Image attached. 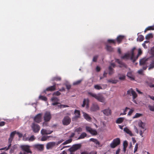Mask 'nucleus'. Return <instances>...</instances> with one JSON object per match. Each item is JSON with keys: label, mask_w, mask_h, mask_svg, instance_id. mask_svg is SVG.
I'll return each mask as SVG.
<instances>
[{"label": "nucleus", "mask_w": 154, "mask_h": 154, "mask_svg": "<svg viewBox=\"0 0 154 154\" xmlns=\"http://www.w3.org/2000/svg\"><path fill=\"white\" fill-rule=\"evenodd\" d=\"M51 100L52 101H58V99L57 97H53L51 98Z\"/></svg>", "instance_id": "obj_61"}, {"label": "nucleus", "mask_w": 154, "mask_h": 154, "mask_svg": "<svg viewBox=\"0 0 154 154\" xmlns=\"http://www.w3.org/2000/svg\"><path fill=\"white\" fill-rule=\"evenodd\" d=\"M86 129L87 132H89L92 135H97V134L96 131V130L93 129L91 127L87 126L86 127Z\"/></svg>", "instance_id": "obj_10"}, {"label": "nucleus", "mask_w": 154, "mask_h": 154, "mask_svg": "<svg viewBox=\"0 0 154 154\" xmlns=\"http://www.w3.org/2000/svg\"><path fill=\"white\" fill-rule=\"evenodd\" d=\"M89 100L88 99H84L83 100V104L82 106L84 107L85 105H86V108H88L89 107Z\"/></svg>", "instance_id": "obj_14"}, {"label": "nucleus", "mask_w": 154, "mask_h": 154, "mask_svg": "<svg viewBox=\"0 0 154 154\" xmlns=\"http://www.w3.org/2000/svg\"><path fill=\"white\" fill-rule=\"evenodd\" d=\"M124 36L123 35H119L116 38V41L119 44L124 39Z\"/></svg>", "instance_id": "obj_18"}, {"label": "nucleus", "mask_w": 154, "mask_h": 154, "mask_svg": "<svg viewBox=\"0 0 154 154\" xmlns=\"http://www.w3.org/2000/svg\"><path fill=\"white\" fill-rule=\"evenodd\" d=\"M97 58H98L97 56H94L93 58V61L94 62H96L97 60Z\"/></svg>", "instance_id": "obj_64"}, {"label": "nucleus", "mask_w": 154, "mask_h": 154, "mask_svg": "<svg viewBox=\"0 0 154 154\" xmlns=\"http://www.w3.org/2000/svg\"><path fill=\"white\" fill-rule=\"evenodd\" d=\"M34 148L39 151H42L44 149L43 144H35L33 146Z\"/></svg>", "instance_id": "obj_9"}, {"label": "nucleus", "mask_w": 154, "mask_h": 154, "mask_svg": "<svg viewBox=\"0 0 154 154\" xmlns=\"http://www.w3.org/2000/svg\"><path fill=\"white\" fill-rule=\"evenodd\" d=\"M39 140L42 141H45L47 140H48V135H43L41 138L39 137L38 138Z\"/></svg>", "instance_id": "obj_21"}, {"label": "nucleus", "mask_w": 154, "mask_h": 154, "mask_svg": "<svg viewBox=\"0 0 154 154\" xmlns=\"http://www.w3.org/2000/svg\"><path fill=\"white\" fill-rule=\"evenodd\" d=\"M106 49L107 50L109 51L112 52L113 51V48L108 45H106Z\"/></svg>", "instance_id": "obj_30"}, {"label": "nucleus", "mask_w": 154, "mask_h": 154, "mask_svg": "<svg viewBox=\"0 0 154 154\" xmlns=\"http://www.w3.org/2000/svg\"><path fill=\"white\" fill-rule=\"evenodd\" d=\"M124 131L127 134L129 135H132L131 131L127 128H124Z\"/></svg>", "instance_id": "obj_32"}, {"label": "nucleus", "mask_w": 154, "mask_h": 154, "mask_svg": "<svg viewBox=\"0 0 154 154\" xmlns=\"http://www.w3.org/2000/svg\"><path fill=\"white\" fill-rule=\"evenodd\" d=\"M154 30V26H149L146 28L144 30V32H145L146 31L149 30Z\"/></svg>", "instance_id": "obj_29"}, {"label": "nucleus", "mask_w": 154, "mask_h": 154, "mask_svg": "<svg viewBox=\"0 0 154 154\" xmlns=\"http://www.w3.org/2000/svg\"><path fill=\"white\" fill-rule=\"evenodd\" d=\"M74 113L75 114V116L74 117L75 119H77L80 117V112L79 110H75V111Z\"/></svg>", "instance_id": "obj_24"}, {"label": "nucleus", "mask_w": 154, "mask_h": 154, "mask_svg": "<svg viewBox=\"0 0 154 154\" xmlns=\"http://www.w3.org/2000/svg\"><path fill=\"white\" fill-rule=\"evenodd\" d=\"M56 84L54 83L53 86H50L47 88L44 91V93H46V91H55L56 90Z\"/></svg>", "instance_id": "obj_12"}, {"label": "nucleus", "mask_w": 154, "mask_h": 154, "mask_svg": "<svg viewBox=\"0 0 154 154\" xmlns=\"http://www.w3.org/2000/svg\"><path fill=\"white\" fill-rule=\"evenodd\" d=\"M135 48H134L131 51V56L129 54H125L124 55L122 56L121 57L122 59H128L130 57V59L133 62H134L136 60V59L134 57V50L135 49Z\"/></svg>", "instance_id": "obj_1"}, {"label": "nucleus", "mask_w": 154, "mask_h": 154, "mask_svg": "<svg viewBox=\"0 0 154 154\" xmlns=\"http://www.w3.org/2000/svg\"><path fill=\"white\" fill-rule=\"evenodd\" d=\"M83 116L84 118L87 121H91V118L87 114L85 113H83Z\"/></svg>", "instance_id": "obj_22"}, {"label": "nucleus", "mask_w": 154, "mask_h": 154, "mask_svg": "<svg viewBox=\"0 0 154 154\" xmlns=\"http://www.w3.org/2000/svg\"><path fill=\"white\" fill-rule=\"evenodd\" d=\"M26 135H19V137H23V140L24 141H32L35 139L34 135H32L30 137H26Z\"/></svg>", "instance_id": "obj_7"}, {"label": "nucleus", "mask_w": 154, "mask_h": 154, "mask_svg": "<svg viewBox=\"0 0 154 154\" xmlns=\"http://www.w3.org/2000/svg\"><path fill=\"white\" fill-rule=\"evenodd\" d=\"M44 121H50L51 118V116L50 112L47 111L45 112L44 116Z\"/></svg>", "instance_id": "obj_5"}, {"label": "nucleus", "mask_w": 154, "mask_h": 154, "mask_svg": "<svg viewBox=\"0 0 154 154\" xmlns=\"http://www.w3.org/2000/svg\"><path fill=\"white\" fill-rule=\"evenodd\" d=\"M132 90H133L132 88L128 90L127 91V94L129 95L130 96H131L132 94Z\"/></svg>", "instance_id": "obj_52"}, {"label": "nucleus", "mask_w": 154, "mask_h": 154, "mask_svg": "<svg viewBox=\"0 0 154 154\" xmlns=\"http://www.w3.org/2000/svg\"><path fill=\"white\" fill-rule=\"evenodd\" d=\"M153 37L152 34V33H149L147 34L146 36V38L147 40H149Z\"/></svg>", "instance_id": "obj_35"}, {"label": "nucleus", "mask_w": 154, "mask_h": 154, "mask_svg": "<svg viewBox=\"0 0 154 154\" xmlns=\"http://www.w3.org/2000/svg\"><path fill=\"white\" fill-rule=\"evenodd\" d=\"M119 66L120 68L123 67H124L125 68H127V66L125 63L122 62L119 64Z\"/></svg>", "instance_id": "obj_44"}, {"label": "nucleus", "mask_w": 154, "mask_h": 154, "mask_svg": "<svg viewBox=\"0 0 154 154\" xmlns=\"http://www.w3.org/2000/svg\"><path fill=\"white\" fill-rule=\"evenodd\" d=\"M99 107L98 105L96 103H93L91 108L90 110L92 112H95L99 110Z\"/></svg>", "instance_id": "obj_13"}, {"label": "nucleus", "mask_w": 154, "mask_h": 154, "mask_svg": "<svg viewBox=\"0 0 154 154\" xmlns=\"http://www.w3.org/2000/svg\"><path fill=\"white\" fill-rule=\"evenodd\" d=\"M61 78L59 76H55L53 77L52 78L51 81H60L61 80Z\"/></svg>", "instance_id": "obj_28"}, {"label": "nucleus", "mask_w": 154, "mask_h": 154, "mask_svg": "<svg viewBox=\"0 0 154 154\" xmlns=\"http://www.w3.org/2000/svg\"><path fill=\"white\" fill-rule=\"evenodd\" d=\"M90 140L91 141H93L96 143V144L99 145V142L96 139L94 138H91L90 139Z\"/></svg>", "instance_id": "obj_34"}, {"label": "nucleus", "mask_w": 154, "mask_h": 154, "mask_svg": "<svg viewBox=\"0 0 154 154\" xmlns=\"http://www.w3.org/2000/svg\"><path fill=\"white\" fill-rule=\"evenodd\" d=\"M107 42L109 43H113L115 44L116 43V42L115 40L113 39H108Z\"/></svg>", "instance_id": "obj_48"}, {"label": "nucleus", "mask_w": 154, "mask_h": 154, "mask_svg": "<svg viewBox=\"0 0 154 154\" xmlns=\"http://www.w3.org/2000/svg\"><path fill=\"white\" fill-rule=\"evenodd\" d=\"M133 111H134V110L133 109H131L130 110L128 114V115L130 116L133 113Z\"/></svg>", "instance_id": "obj_63"}, {"label": "nucleus", "mask_w": 154, "mask_h": 154, "mask_svg": "<svg viewBox=\"0 0 154 154\" xmlns=\"http://www.w3.org/2000/svg\"><path fill=\"white\" fill-rule=\"evenodd\" d=\"M124 118L123 117H120L118 118L116 121V123L117 124H120L122 123L124 120Z\"/></svg>", "instance_id": "obj_26"}, {"label": "nucleus", "mask_w": 154, "mask_h": 154, "mask_svg": "<svg viewBox=\"0 0 154 154\" xmlns=\"http://www.w3.org/2000/svg\"><path fill=\"white\" fill-rule=\"evenodd\" d=\"M138 144L137 143L135 145L134 149V152H136L137 150V148H138Z\"/></svg>", "instance_id": "obj_58"}, {"label": "nucleus", "mask_w": 154, "mask_h": 154, "mask_svg": "<svg viewBox=\"0 0 154 154\" xmlns=\"http://www.w3.org/2000/svg\"><path fill=\"white\" fill-rule=\"evenodd\" d=\"M128 145V144L127 141L126 140L124 141L123 143V147H127Z\"/></svg>", "instance_id": "obj_59"}, {"label": "nucleus", "mask_w": 154, "mask_h": 154, "mask_svg": "<svg viewBox=\"0 0 154 154\" xmlns=\"http://www.w3.org/2000/svg\"><path fill=\"white\" fill-rule=\"evenodd\" d=\"M82 131V129L81 128L79 127L76 128L75 130V132L77 134H80Z\"/></svg>", "instance_id": "obj_25"}, {"label": "nucleus", "mask_w": 154, "mask_h": 154, "mask_svg": "<svg viewBox=\"0 0 154 154\" xmlns=\"http://www.w3.org/2000/svg\"><path fill=\"white\" fill-rule=\"evenodd\" d=\"M39 99L44 101L47 100V97L45 96L40 95L39 96Z\"/></svg>", "instance_id": "obj_40"}, {"label": "nucleus", "mask_w": 154, "mask_h": 154, "mask_svg": "<svg viewBox=\"0 0 154 154\" xmlns=\"http://www.w3.org/2000/svg\"><path fill=\"white\" fill-rule=\"evenodd\" d=\"M52 132V131L49 132L48 130L45 129H42L41 131V133L42 135H47L48 134H50Z\"/></svg>", "instance_id": "obj_20"}, {"label": "nucleus", "mask_w": 154, "mask_h": 154, "mask_svg": "<svg viewBox=\"0 0 154 154\" xmlns=\"http://www.w3.org/2000/svg\"><path fill=\"white\" fill-rule=\"evenodd\" d=\"M148 107L150 111L154 112V106H152L149 105L148 106Z\"/></svg>", "instance_id": "obj_50"}, {"label": "nucleus", "mask_w": 154, "mask_h": 154, "mask_svg": "<svg viewBox=\"0 0 154 154\" xmlns=\"http://www.w3.org/2000/svg\"><path fill=\"white\" fill-rule=\"evenodd\" d=\"M146 60L144 59H142L140 61V64L141 66H142V65L146 64Z\"/></svg>", "instance_id": "obj_27"}, {"label": "nucleus", "mask_w": 154, "mask_h": 154, "mask_svg": "<svg viewBox=\"0 0 154 154\" xmlns=\"http://www.w3.org/2000/svg\"><path fill=\"white\" fill-rule=\"evenodd\" d=\"M150 52L151 54L154 56V46L151 48Z\"/></svg>", "instance_id": "obj_57"}, {"label": "nucleus", "mask_w": 154, "mask_h": 154, "mask_svg": "<svg viewBox=\"0 0 154 154\" xmlns=\"http://www.w3.org/2000/svg\"><path fill=\"white\" fill-rule=\"evenodd\" d=\"M31 127L33 132L35 133L38 132L40 129L39 126L34 122L32 123Z\"/></svg>", "instance_id": "obj_3"}, {"label": "nucleus", "mask_w": 154, "mask_h": 154, "mask_svg": "<svg viewBox=\"0 0 154 154\" xmlns=\"http://www.w3.org/2000/svg\"><path fill=\"white\" fill-rule=\"evenodd\" d=\"M88 94L91 96L94 97L99 102L104 103L105 101V99L102 95L100 94H97L91 92L88 93Z\"/></svg>", "instance_id": "obj_2"}, {"label": "nucleus", "mask_w": 154, "mask_h": 154, "mask_svg": "<svg viewBox=\"0 0 154 154\" xmlns=\"http://www.w3.org/2000/svg\"><path fill=\"white\" fill-rule=\"evenodd\" d=\"M65 85L66 86V89L68 90H69L71 88V85H69V84H65Z\"/></svg>", "instance_id": "obj_53"}, {"label": "nucleus", "mask_w": 154, "mask_h": 154, "mask_svg": "<svg viewBox=\"0 0 154 154\" xmlns=\"http://www.w3.org/2000/svg\"><path fill=\"white\" fill-rule=\"evenodd\" d=\"M82 80L81 79L79 80H78L76 82H73V85H78L80 84L81 82L82 81Z\"/></svg>", "instance_id": "obj_43"}, {"label": "nucleus", "mask_w": 154, "mask_h": 154, "mask_svg": "<svg viewBox=\"0 0 154 154\" xmlns=\"http://www.w3.org/2000/svg\"><path fill=\"white\" fill-rule=\"evenodd\" d=\"M69 151L71 152H73L75 151L76 150H75V148H74L73 146L72 148H71L69 149Z\"/></svg>", "instance_id": "obj_60"}, {"label": "nucleus", "mask_w": 154, "mask_h": 154, "mask_svg": "<svg viewBox=\"0 0 154 154\" xmlns=\"http://www.w3.org/2000/svg\"><path fill=\"white\" fill-rule=\"evenodd\" d=\"M48 122L49 121H45L43 123V124H42L43 126H44V127L47 126H48Z\"/></svg>", "instance_id": "obj_55"}, {"label": "nucleus", "mask_w": 154, "mask_h": 154, "mask_svg": "<svg viewBox=\"0 0 154 154\" xmlns=\"http://www.w3.org/2000/svg\"><path fill=\"white\" fill-rule=\"evenodd\" d=\"M60 94L61 93L58 91L54 92L53 94V95L57 96H59Z\"/></svg>", "instance_id": "obj_49"}, {"label": "nucleus", "mask_w": 154, "mask_h": 154, "mask_svg": "<svg viewBox=\"0 0 154 154\" xmlns=\"http://www.w3.org/2000/svg\"><path fill=\"white\" fill-rule=\"evenodd\" d=\"M130 109L127 107H126L125 109L124 112L122 113H121L120 114V115H125L126 114V112L127 111V110Z\"/></svg>", "instance_id": "obj_46"}, {"label": "nucleus", "mask_w": 154, "mask_h": 154, "mask_svg": "<svg viewBox=\"0 0 154 154\" xmlns=\"http://www.w3.org/2000/svg\"><path fill=\"white\" fill-rule=\"evenodd\" d=\"M55 144V143L54 142H51L48 143L46 146V149H49L52 148L54 146Z\"/></svg>", "instance_id": "obj_16"}, {"label": "nucleus", "mask_w": 154, "mask_h": 154, "mask_svg": "<svg viewBox=\"0 0 154 154\" xmlns=\"http://www.w3.org/2000/svg\"><path fill=\"white\" fill-rule=\"evenodd\" d=\"M120 75L119 77V79L121 80H124L125 79V74H119Z\"/></svg>", "instance_id": "obj_31"}, {"label": "nucleus", "mask_w": 154, "mask_h": 154, "mask_svg": "<svg viewBox=\"0 0 154 154\" xmlns=\"http://www.w3.org/2000/svg\"><path fill=\"white\" fill-rule=\"evenodd\" d=\"M48 140H54L55 137L53 136L52 135H49L48 136Z\"/></svg>", "instance_id": "obj_51"}, {"label": "nucleus", "mask_w": 154, "mask_h": 154, "mask_svg": "<svg viewBox=\"0 0 154 154\" xmlns=\"http://www.w3.org/2000/svg\"><path fill=\"white\" fill-rule=\"evenodd\" d=\"M138 125L139 127L141 128L143 130V131L146 129L145 128V124L142 121H140L138 122Z\"/></svg>", "instance_id": "obj_17"}, {"label": "nucleus", "mask_w": 154, "mask_h": 154, "mask_svg": "<svg viewBox=\"0 0 154 154\" xmlns=\"http://www.w3.org/2000/svg\"><path fill=\"white\" fill-rule=\"evenodd\" d=\"M127 76L131 80H134V78L132 74V72L131 71L128 72L127 73Z\"/></svg>", "instance_id": "obj_23"}, {"label": "nucleus", "mask_w": 154, "mask_h": 154, "mask_svg": "<svg viewBox=\"0 0 154 154\" xmlns=\"http://www.w3.org/2000/svg\"><path fill=\"white\" fill-rule=\"evenodd\" d=\"M71 122V119L68 116L65 117L63 121V123L64 125H68Z\"/></svg>", "instance_id": "obj_11"}, {"label": "nucleus", "mask_w": 154, "mask_h": 154, "mask_svg": "<svg viewBox=\"0 0 154 154\" xmlns=\"http://www.w3.org/2000/svg\"><path fill=\"white\" fill-rule=\"evenodd\" d=\"M144 38V36L142 35H140L138 36L137 39L140 42H142Z\"/></svg>", "instance_id": "obj_36"}, {"label": "nucleus", "mask_w": 154, "mask_h": 154, "mask_svg": "<svg viewBox=\"0 0 154 154\" xmlns=\"http://www.w3.org/2000/svg\"><path fill=\"white\" fill-rule=\"evenodd\" d=\"M14 135H10V136L9 137V138L8 139V143H9V145L7 147V149H9L10 148L11 146V143L12 142V140L14 137Z\"/></svg>", "instance_id": "obj_19"}, {"label": "nucleus", "mask_w": 154, "mask_h": 154, "mask_svg": "<svg viewBox=\"0 0 154 154\" xmlns=\"http://www.w3.org/2000/svg\"><path fill=\"white\" fill-rule=\"evenodd\" d=\"M131 95L133 96V98L134 99L137 97V95L135 92L133 90H132V94Z\"/></svg>", "instance_id": "obj_33"}, {"label": "nucleus", "mask_w": 154, "mask_h": 154, "mask_svg": "<svg viewBox=\"0 0 154 154\" xmlns=\"http://www.w3.org/2000/svg\"><path fill=\"white\" fill-rule=\"evenodd\" d=\"M42 113H39L34 118V120L36 122L39 123L42 122Z\"/></svg>", "instance_id": "obj_8"}, {"label": "nucleus", "mask_w": 154, "mask_h": 154, "mask_svg": "<svg viewBox=\"0 0 154 154\" xmlns=\"http://www.w3.org/2000/svg\"><path fill=\"white\" fill-rule=\"evenodd\" d=\"M154 67V60H153L151 63L150 64V66L148 68L149 70H150L151 69L153 68Z\"/></svg>", "instance_id": "obj_39"}, {"label": "nucleus", "mask_w": 154, "mask_h": 154, "mask_svg": "<svg viewBox=\"0 0 154 154\" xmlns=\"http://www.w3.org/2000/svg\"><path fill=\"white\" fill-rule=\"evenodd\" d=\"M20 147L22 150L26 152V153L30 154L32 153V152L30 150L29 146L27 145H22L20 146Z\"/></svg>", "instance_id": "obj_4"}, {"label": "nucleus", "mask_w": 154, "mask_h": 154, "mask_svg": "<svg viewBox=\"0 0 154 154\" xmlns=\"http://www.w3.org/2000/svg\"><path fill=\"white\" fill-rule=\"evenodd\" d=\"M58 106L60 108L68 107H69V106L67 105L63 104H60V105H58Z\"/></svg>", "instance_id": "obj_47"}, {"label": "nucleus", "mask_w": 154, "mask_h": 154, "mask_svg": "<svg viewBox=\"0 0 154 154\" xmlns=\"http://www.w3.org/2000/svg\"><path fill=\"white\" fill-rule=\"evenodd\" d=\"M142 54V51L140 49H139L138 50V54L137 55V57L136 58H135L136 59H137L138 57Z\"/></svg>", "instance_id": "obj_56"}, {"label": "nucleus", "mask_w": 154, "mask_h": 154, "mask_svg": "<svg viewBox=\"0 0 154 154\" xmlns=\"http://www.w3.org/2000/svg\"><path fill=\"white\" fill-rule=\"evenodd\" d=\"M72 139H68V140H66L65 142H64L62 144V145H64L67 144L68 143H70V142H72Z\"/></svg>", "instance_id": "obj_42"}, {"label": "nucleus", "mask_w": 154, "mask_h": 154, "mask_svg": "<svg viewBox=\"0 0 154 154\" xmlns=\"http://www.w3.org/2000/svg\"><path fill=\"white\" fill-rule=\"evenodd\" d=\"M118 82V81L116 80H113L112 79H110L108 80V82L112 83V84H116Z\"/></svg>", "instance_id": "obj_38"}, {"label": "nucleus", "mask_w": 154, "mask_h": 154, "mask_svg": "<svg viewBox=\"0 0 154 154\" xmlns=\"http://www.w3.org/2000/svg\"><path fill=\"white\" fill-rule=\"evenodd\" d=\"M109 74L111 75L113 73L114 69L111 67V66H109Z\"/></svg>", "instance_id": "obj_37"}, {"label": "nucleus", "mask_w": 154, "mask_h": 154, "mask_svg": "<svg viewBox=\"0 0 154 154\" xmlns=\"http://www.w3.org/2000/svg\"><path fill=\"white\" fill-rule=\"evenodd\" d=\"M120 143V140L119 138H117L114 139L112 142L110 144L111 147L114 148L118 145Z\"/></svg>", "instance_id": "obj_6"}, {"label": "nucleus", "mask_w": 154, "mask_h": 154, "mask_svg": "<svg viewBox=\"0 0 154 154\" xmlns=\"http://www.w3.org/2000/svg\"><path fill=\"white\" fill-rule=\"evenodd\" d=\"M94 88L97 90H99L102 89V87L98 85H94Z\"/></svg>", "instance_id": "obj_41"}, {"label": "nucleus", "mask_w": 154, "mask_h": 154, "mask_svg": "<svg viewBox=\"0 0 154 154\" xmlns=\"http://www.w3.org/2000/svg\"><path fill=\"white\" fill-rule=\"evenodd\" d=\"M103 113L106 116H109L111 114V111L109 108L105 109L102 111Z\"/></svg>", "instance_id": "obj_15"}, {"label": "nucleus", "mask_w": 154, "mask_h": 154, "mask_svg": "<svg viewBox=\"0 0 154 154\" xmlns=\"http://www.w3.org/2000/svg\"><path fill=\"white\" fill-rule=\"evenodd\" d=\"M22 135L21 134H20L19 132H17L16 131H14L11 133L10 135Z\"/></svg>", "instance_id": "obj_45"}, {"label": "nucleus", "mask_w": 154, "mask_h": 154, "mask_svg": "<svg viewBox=\"0 0 154 154\" xmlns=\"http://www.w3.org/2000/svg\"><path fill=\"white\" fill-rule=\"evenodd\" d=\"M73 147L75 148V150H77L79 148L80 146L79 145H76L73 146Z\"/></svg>", "instance_id": "obj_62"}, {"label": "nucleus", "mask_w": 154, "mask_h": 154, "mask_svg": "<svg viewBox=\"0 0 154 154\" xmlns=\"http://www.w3.org/2000/svg\"><path fill=\"white\" fill-rule=\"evenodd\" d=\"M142 116V114L139 113H137L135 115V116L134 117V118H138Z\"/></svg>", "instance_id": "obj_54"}]
</instances>
